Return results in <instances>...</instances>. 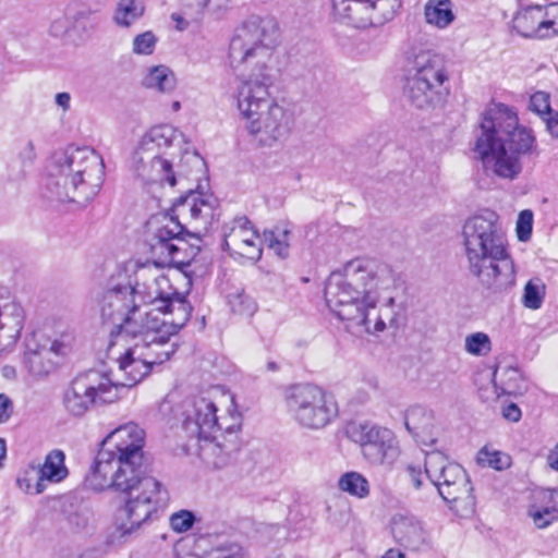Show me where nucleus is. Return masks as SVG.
I'll return each mask as SVG.
<instances>
[{
  "label": "nucleus",
  "instance_id": "nucleus-14",
  "mask_svg": "<svg viewBox=\"0 0 558 558\" xmlns=\"http://www.w3.org/2000/svg\"><path fill=\"white\" fill-rule=\"evenodd\" d=\"M245 129L259 146L272 147L284 140L293 124L292 114L275 101L268 102L263 109L253 110L251 114H242Z\"/></svg>",
  "mask_w": 558,
  "mask_h": 558
},
{
  "label": "nucleus",
  "instance_id": "nucleus-39",
  "mask_svg": "<svg viewBox=\"0 0 558 558\" xmlns=\"http://www.w3.org/2000/svg\"><path fill=\"white\" fill-rule=\"evenodd\" d=\"M476 461L482 466L493 468L501 471L510 466V457L497 450H489L483 447L476 456Z\"/></svg>",
  "mask_w": 558,
  "mask_h": 558
},
{
  "label": "nucleus",
  "instance_id": "nucleus-54",
  "mask_svg": "<svg viewBox=\"0 0 558 558\" xmlns=\"http://www.w3.org/2000/svg\"><path fill=\"white\" fill-rule=\"evenodd\" d=\"M407 472L409 474V477H410L413 486L416 489L421 488L422 480H423V472H422L421 466L414 465V464H408Z\"/></svg>",
  "mask_w": 558,
  "mask_h": 558
},
{
  "label": "nucleus",
  "instance_id": "nucleus-32",
  "mask_svg": "<svg viewBox=\"0 0 558 558\" xmlns=\"http://www.w3.org/2000/svg\"><path fill=\"white\" fill-rule=\"evenodd\" d=\"M407 66L410 70H441L446 66L441 54L430 50L412 48L405 53Z\"/></svg>",
  "mask_w": 558,
  "mask_h": 558
},
{
  "label": "nucleus",
  "instance_id": "nucleus-62",
  "mask_svg": "<svg viewBox=\"0 0 558 558\" xmlns=\"http://www.w3.org/2000/svg\"><path fill=\"white\" fill-rule=\"evenodd\" d=\"M173 107H174L175 109H178V108H180V104H179V102H174V104H173Z\"/></svg>",
  "mask_w": 558,
  "mask_h": 558
},
{
  "label": "nucleus",
  "instance_id": "nucleus-28",
  "mask_svg": "<svg viewBox=\"0 0 558 558\" xmlns=\"http://www.w3.org/2000/svg\"><path fill=\"white\" fill-rule=\"evenodd\" d=\"M64 460L65 454L59 449H54L46 456L43 465H40L37 471L35 494L44 493L46 489V482L59 483L69 475Z\"/></svg>",
  "mask_w": 558,
  "mask_h": 558
},
{
  "label": "nucleus",
  "instance_id": "nucleus-45",
  "mask_svg": "<svg viewBox=\"0 0 558 558\" xmlns=\"http://www.w3.org/2000/svg\"><path fill=\"white\" fill-rule=\"evenodd\" d=\"M533 213L530 209L520 211L517 220V235L520 241H527L532 234Z\"/></svg>",
  "mask_w": 558,
  "mask_h": 558
},
{
  "label": "nucleus",
  "instance_id": "nucleus-15",
  "mask_svg": "<svg viewBox=\"0 0 558 558\" xmlns=\"http://www.w3.org/2000/svg\"><path fill=\"white\" fill-rule=\"evenodd\" d=\"M348 433L373 465L391 464L399 456L396 437L388 428L365 422L352 424Z\"/></svg>",
  "mask_w": 558,
  "mask_h": 558
},
{
  "label": "nucleus",
  "instance_id": "nucleus-4",
  "mask_svg": "<svg viewBox=\"0 0 558 558\" xmlns=\"http://www.w3.org/2000/svg\"><path fill=\"white\" fill-rule=\"evenodd\" d=\"M461 238L466 269L482 286L501 292L514 284L513 260L495 211L484 210L466 219Z\"/></svg>",
  "mask_w": 558,
  "mask_h": 558
},
{
  "label": "nucleus",
  "instance_id": "nucleus-9",
  "mask_svg": "<svg viewBox=\"0 0 558 558\" xmlns=\"http://www.w3.org/2000/svg\"><path fill=\"white\" fill-rule=\"evenodd\" d=\"M177 138V131L168 124L151 128L141 140L132 156V167L138 178L147 183H168L174 186L175 172L166 156Z\"/></svg>",
  "mask_w": 558,
  "mask_h": 558
},
{
  "label": "nucleus",
  "instance_id": "nucleus-42",
  "mask_svg": "<svg viewBox=\"0 0 558 558\" xmlns=\"http://www.w3.org/2000/svg\"><path fill=\"white\" fill-rule=\"evenodd\" d=\"M288 234V230H282L280 233H276L275 231H265L264 241L278 256L286 257L288 255L289 247V244L286 241Z\"/></svg>",
  "mask_w": 558,
  "mask_h": 558
},
{
  "label": "nucleus",
  "instance_id": "nucleus-21",
  "mask_svg": "<svg viewBox=\"0 0 558 558\" xmlns=\"http://www.w3.org/2000/svg\"><path fill=\"white\" fill-rule=\"evenodd\" d=\"M272 76L265 72H242L238 76L236 98L241 114H251L263 109L269 99Z\"/></svg>",
  "mask_w": 558,
  "mask_h": 558
},
{
  "label": "nucleus",
  "instance_id": "nucleus-33",
  "mask_svg": "<svg viewBox=\"0 0 558 558\" xmlns=\"http://www.w3.org/2000/svg\"><path fill=\"white\" fill-rule=\"evenodd\" d=\"M144 12L145 5L141 0H119L112 21L120 27H130L144 15Z\"/></svg>",
  "mask_w": 558,
  "mask_h": 558
},
{
  "label": "nucleus",
  "instance_id": "nucleus-38",
  "mask_svg": "<svg viewBox=\"0 0 558 558\" xmlns=\"http://www.w3.org/2000/svg\"><path fill=\"white\" fill-rule=\"evenodd\" d=\"M546 293V286L539 278L529 280L524 287L522 303L526 308H541Z\"/></svg>",
  "mask_w": 558,
  "mask_h": 558
},
{
  "label": "nucleus",
  "instance_id": "nucleus-5",
  "mask_svg": "<svg viewBox=\"0 0 558 558\" xmlns=\"http://www.w3.org/2000/svg\"><path fill=\"white\" fill-rule=\"evenodd\" d=\"M218 201L211 194L189 190L172 205L175 217L169 214L155 215L146 223L145 245L153 263L158 267H184L189 262L182 256L187 248L184 227L179 216H190L196 228L207 231L218 218Z\"/></svg>",
  "mask_w": 558,
  "mask_h": 558
},
{
  "label": "nucleus",
  "instance_id": "nucleus-31",
  "mask_svg": "<svg viewBox=\"0 0 558 558\" xmlns=\"http://www.w3.org/2000/svg\"><path fill=\"white\" fill-rule=\"evenodd\" d=\"M425 20L437 28H446L453 20L452 3L450 0H428L424 8Z\"/></svg>",
  "mask_w": 558,
  "mask_h": 558
},
{
  "label": "nucleus",
  "instance_id": "nucleus-52",
  "mask_svg": "<svg viewBox=\"0 0 558 558\" xmlns=\"http://www.w3.org/2000/svg\"><path fill=\"white\" fill-rule=\"evenodd\" d=\"M362 389L368 391H376L378 389V378L371 372H365L361 375Z\"/></svg>",
  "mask_w": 558,
  "mask_h": 558
},
{
  "label": "nucleus",
  "instance_id": "nucleus-41",
  "mask_svg": "<svg viewBox=\"0 0 558 558\" xmlns=\"http://www.w3.org/2000/svg\"><path fill=\"white\" fill-rule=\"evenodd\" d=\"M204 165L203 158L197 153H185L180 160L177 173L179 177H190L194 171L201 172Z\"/></svg>",
  "mask_w": 558,
  "mask_h": 558
},
{
  "label": "nucleus",
  "instance_id": "nucleus-17",
  "mask_svg": "<svg viewBox=\"0 0 558 558\" xmlns=\"http://www.w3.org/2000/svg\"><path fill=\"white\" fill-rule=\"evenodd\" d=\"M230 423V415L218 417L216 403L204 396L195 397L184 410L183 428L190 437L207 440Z\"/></svg>",
  "mask_w": 558,
  "mask_h": 558
},
{
  "label": "nucleus",
  "instance_id": "nucleus-13",
  "mask_svg": "<svg viewBox=\"0 0 558 558\" xmlns=\"http://www.w3.org/2000/svg\"><path fill=\"white\" fill-rule=\"evenodd\" d=\"M140 292V284L135 287L125 284L107 289L99 300V312L104 323L114 327L110 331L113 343L123 340L122 331L130 320L142 322L145 312H142L134 301L135 293Z\"/></svg>",
  "mask_w": 558,
  "mask_h": 558
},
{
  "label": "nucleus",
  "instance_id": "nucleus-18",
  "mask_svg": "<svg viewBox=\"0 0 558 558\" xmlns=\"http://www.w3.org/2000/svg\"><path fill=\"white\" fill-rule=\"evenodd\" d=\"M513 27L526 38L546 39L558 36V2L522 10L514 17Z\"/></svg>",
  "mask_w": 558,
  "mask_h": 558
},
{
  "label": "nucleus",
  "instance_id": "nucleus-55",
  "mask_svg": "<svg viewBox=\"0 0 558 558\" xmlns=\"http://www.w3.org/2000/svg\"><path fill=\"white\" fill-rule=\"evenodd\" d=\"M12 413V402L3 393H0V423H4L9 420Z\"/></svg>",
  "mask_w": 558,
  "mask_h": 558
},
{
  "label": "nucleus",
  "instance_id": "nucleus-16",
  "mask_svg": "<svg viewBox=\"0 0 558 558\" xmlns=\"http://www.w3.org/2000/svg\"><path fill=\"white\" fill-rule=\"evenodd\" d=\"M399 7L400 0H332L335 15L357 28L391 19Z\"/></svg>",
  "mask_w": 558,
  "mask_h": 558
},
{
  "label": "nucleus",
  "instance_id": "nucleus-29",
  "mask_svg": "<svg viewBox=\"0 0 558 558\" xmlns=\"http://www.w3.org/2000/svg\"><path fill=\"white\" fill-rule=\"evenodd\" d=\"M144 279L142 283L137 282L140 284L137 294H143V301L155 306L149 312L157 314V306L163 305V301L170 300L175 291L166 276L159 275Z\"/></svg>",
  "mask_w": 558,
  "mask_h": 558
},
{
  "label": "nucleus",
  "instance_id": "nucleus-35",
  "mask_svg": "<svg viewBox=\"0 0 558 558\" xmlns=\"http://www.w3.org/2000/svg\"><path fill=\"white\" fill-rule=\"evenodd\" d=\"M338 486L342 492L361 499L369 494L368 481L361 473L354 471L342 474Z\"/></svg>",
  "mask_w": 558,
  "mask_h": 558
},
{
  "label": "nucleus",
  "instance_id": "nucleus-22",
  "mask_svg": "<svg viewBox=\"0 0 558 558\" xmlns=\"http://www.w3.org/2000/svg\"><path fill=\"white\" fill-rule=\"evenodd\" d=\"M259 236L246 217L234 218L223 226V247L231 254L258 260L262 256Z\"/></svg>",
  "mask_w": 558,
  "mask_h": 558
},
{
  "label": "nucleus",
  "instance_id": "nucleus-34",
  "mask_svg": "<svg viewBox=\"0 0 558 558\" xmlns=\"http://www.w3.org/2000/svg\"><path fill=\"white\" fill-rule=\"evenodd\" d=\"M175 558H244L243 550L238 545L215 548L204 556L194 553L191 546L184 542H180L174 546Z\"/></svg>",
  "mask_w": 558,
  "mask_h": 558
},
{
  "label": "nucleus",
  "instance_id": "nucleus-51",
  "mask_svg": "<svg viewBox=\"0 0 558 558\" xmlns=\"http://www.w3.org/2000/svg\"><path fill=\"white\" fill-rule=\"evenodd\" d=\"M542 119L546 123V129L551 136L558 138V112L550 110Z\"/></svg>",
  "mask_w": 558,
  "mask_h": 558
},
{
  "label": "nucleus",
  "instance_id": "nucleus-47",
  "mask_svg": "<svg viewBox=\"0 0 558 558\" xmlns=\"http://www.w3.org/2000/svg\"><path fill=\"white\" fill-rule=\"evenodd\" d=\"M24 311L20 306L13 305L12 313L9 317H5L7 322L2 323V325L10 326L13 333L10 337L17 339L21 335V331L24 327Z\"/></svg>",
  "mask_w": 558,
  "mask_h": 558
},
{
  "label": "nucleus",
  "instance_id": "nucleus-8",
  "mask_svg": "<svg viewBox=\"0 0 558 558\" xmlns=\"http://www.w3.org/2000/svg\"><path fill=\"white\" fill-rule=\"evenodd\" d=\"M424 473L456 514L468 517L474 512L473 486L460 464L449 461L439 451H433L425 457Z\"/></svg>",
  "mask_w": 558,
  "mask_h": 558
},
{
  "label": "nucleus",
  "instance_id": "nucleus-48",
  "mask_svg": "<svg viewBox=\"0 0 558 558\" xmlns=\"http://www.w3.org/2000/svg\"><path fill=\"white\" fill-rule=\"evenodd\" d=\"M530 109L539 117L547 114L553 110L549 102V94L545 92L534 93L530 98Z\"/></svg>",
  "mask_w": 558,
  "mask_h": 558
},
{
  "label": "nucleus",
  "instance_id": "nucleus-25",
  "mask_svg": "<svg viewBox=\"0 0 558 558\" xmlns=\"http://www.w3.org/2000/svg\"><path fill=\"white\" fill-rule=\"evenodd\" d=\"M124 352L118 359L119 371L123 373L124 379L121 383H113L120 388H130L142 381L153 369L150 364L140 357L135 347L129 343H120Z\"/></svg>",
  "mask_w": 558,
  "mask_h": 558
},
{
  "label": "nucleus",
  "instance_id": "nucleus-10",
  "mask_svg": "<svg viewBox=\"0 0 558 558\" xmlns=\"http://www.w3.org/2000/svg\"><path fill=\"white\" fill-rule=\"evenodd\" d=\"M160 316L153 312H145L142 322L130 320L122 331L123 340L120 343L131 342L151 367L169 361L177 352L179 344L171 341L173 333L168 332Z\"/></svg>",
  "mask_w": 558,
  "mask_h": 558
},
{
  "label": "nucleus",
  "instance_id": "nucleus-44",
  "mask_svg": "<svg viewBox=\"0 0 558 558\" xmlns=\"http://www.w3.org/2000/svg\"><path fill=\"white\" fill-rule=\"evenodd\" d=\"M195 522V515L190 510H179L170 515L169 523L174 532L189 531Z\"/></svg>",
  "mask_w": 558,
  "mask_h": 558
},
{
  "label": "nucleus",
  "instance_id": "nucleus-50",
  "mask_svg": "<svg viewBox=\"0 0 558 558\" xmlns=\"http://www.w3.org/2000/svg\"><path fill=\"white\" fill-rule=\"evenodd\" d=\"M19 157L22 159L24 163L33 162L36 157L35 145L33 141L26 140L21 143Z\"/></svg>",
  "mask_w": 558,
  "mask_h": 558
},
{
  "label": "nucleus",
  "instance_id": "nucleus-23",
  "mask_svg": "<svg viewBox=\"0 0 558 558\" xmlns=\"http://www.w3.org/2000/svg\"><path fill=\"white\" fill-rule=\"evenodd\" d=\"M447 80L444 72H414L407 78L404 93L414 107L426 109L433 105L439 87Z\"/></svg>",
  "mask_w": 558,
  "mask_h": 558
},
{
  "label": "nucleus",
  "instance_id": "nucleus-27",
  "mask_svg": "<svg viewBox=\"0 0 558 558\" xmlns=\"http://www.w3.org/2000/svg\"><path fill=\"white\" fill-rule=\"evenodd\" d=\"M170 315L171 319L161 318L165 324L162 328L168 332L177 335L187 323L192 313V306L185 296L179 292H173L170 300H165L163 305L157 306V315Z\"/></svg>",
  "mask_w": 558,
  "mask_h": 558
},
{
  "label": "nucleus",
  "instance_id": "nucleus-1",
  "mask_svg": "<svg viewBox=\"0 0 558 558\" xmlns=\"http://www.w3.org/2000/svg\"><path fill=\"white\" fill-rule=\"evenodd\" d=\"M144 430L134 423L117 427L102 440L86 481L95 490L113 488L132 494L114 514L111 544L128 542L169 499L167 488L144 475Z\"/></svg>",
  "mask_w": 558,
  "mask_h": 558
},
{
  "label": "nucleus",
  "instance_id": "nucleus-59",
  "mask_svg": "<svg viewBox=\"0 0 558 558\" xmlns=\"http://www.w3.org/2000/svg\"><path fill=\"white\" fill-rule=\"evenodd\" d=\"M78 558H97V551L96 550H87L83 553Z\"/></svg>",
  "mask_w": 558,
  "mask_h": 558
},
{
  "label": "nucleus",
  "instance_id": "nucleus-12",
  "mask_svg": "<svg viewBox=\"0 0 558 558\" xmlns=\"http://www.w3.org/2000/svg\"><path fill=\"white\" fill-rule=\"evenodd\" d=\"M120 399L119 387L104 373L88 371L72 379L63 393V405L73 416H83L93 407Z\"/></svg>",
  "mask_w": 558,
  "mask_h": 558
},
{
  "label": "nucleus",
  "instance_id": "nucleus-3",
  "mask_svg": "<svg viewBox=\"0 0 558 558\" xmlns=\"http://www.w3.org/2000/svg\"><path fill=\"white\" fill-rule=\"evenodd\" d=\"M535 149L532 131L519 124L512 108L493 102L483 112L474 151L486 172L512 181L523 170L522 158Z\"/></svg>",
  "mask_w": 558,
  "mask_h": 558
},
{
  "label": "nucleus",
  "instance_id": "nucleus-11",
  "mask_svg": "<svg viewBox=\"0 0 558 558\" xmlns=\"http://www.w3.org/2000/svg\"><path fill=\"white\" fill-rule=\"evenodd\" d=\"M288 412L304 428L320 429L338 415L333 397L315 385H295L286 393Z\"/></svg>",
  "mask_w": 558,
  "mask_h": 558
},
{
  "label": "nucleus",
  "instance_id": "nucleus-61",
  "mask_svg": "<svg viewBox=\"0 0 558 558\" xmlns=\"http://www.w3.org/2000/svg\"><path fill=\"white\" fill-rule=\"evenodd\" d=\"M150 70H154V71H157V70H163V66H161V65H155V66L150 68Z\"/></svg>",
  "mask_w": 558,
  "mask_h": 558
},
{
  "label": "nucleus",
  "instance_id": "nucleus-30",
  "mask_svg": "<svg viewBox=\"0 0 558 558\" xmlns=\"http://www.w3.org/2000/svg\"><path fill=\"white\" fill-rule=\"evenodd\" d=\"M493 381L499 395L519 396L527 390L526 381L520 369L513 366H497L493 374Z\"/></svg>",
  "mask_w": 558,
  "mask_h": 558
},
{
  "label": "nucleus",
  "instance_id": "nucleus-37",
  "mask_svg": "<svg viewBox=\"0 0 558 558\" xmlns=\"http://www.w3.org/2000/svg\"><path fill=\"white\" fill-rule=\"evenodd\" d=\"M228 304L234 314L245 317H252L258 307L256 301L243 290L230 293Z\"/></svg>",
  "mask_w": 558,
  "mask_h": 558
},
{
  "label": "nucleus",
  "instance_id": "nucleus-56",
  "mask_svg": "<svg viewBox=\"0 0 558 558\" xmlns=\"http://www.w3.org/2000/svg\"><path fill=\"white\" fill-rule=\"evenodd\" d=\"M547 464L549 465L550 469L558 471V444L549 452L547 457Z\"/></svg>",
  "mask_w": 558,
  "mask_h": 558
},
{
  "label": "nucleus",
  "instance_id": "nucleus-43",
  "mask_svg": "<svg viewBox=\"0 0 558 558\" xmlns=\"http://www.w3.org/2000/svg\"><path fill=\"white\" fill-rule=\"evenodd\" d=\"M529 515L532 518L533 523L538 529H545L549 524H551L554 521L558 520V510L555 508H543L537 509L535 507H532L529 510Z\"/></svg>",
  "mask_w": 558,
  "mask_h": 558
},
{
  "label": "nucleus",
  "instance_id": "nucleus-26",
  "mask_svg": "<svg viewBox=\"0 0 558 558\" xmlns=\"http://www.w3.org/2000/svg\"><path fill=\"white\" fill-rule=\"evenodd\" d=\"M404 425L417 442L424 446L435 445L437 438L434 415L427 409L421 405L408 409L404 415Z\"/></svg>",
  "mask_w": 558,
  "mask_h": 558
},
{
  "label": "nucleus",
  "instance_id": "nucleus-36",
  "mask_svg": "<svg viewBox=\"0 0 558 558\" xmlns=\"http://www.w3.org/2000/svg\"><path fill=\"white\" fill-rule=\"evenodd\" d=\"M141 82L145 88L157 93H170L177 86L174 72H144Z\"/></svg>",
  "mask_w": 558,
  "mask_h": 558
},
{
  "label": "nucleus",
  "instance_id": "nucleus-46",
  "mask_svg": "<svg viewBox=\"0 0 558 558\" xmlns=\"http://www.w3.org/2000/svg\"><path fill=\"white\" fill-rule=\"evenodd\" d=\"M156 36L153 32H145L137 35L133 40V51L137 54H150L156 45Z\"/></svg>",
  "mask_w": 558,
  "mask_h": 558
},
{
  "label": "nucleus",
  "instance_id": "nucleus-57",
  "mask_svg": "<svg viewBox=\"0 0 558 558\" xmlns=\"http://www.w3.org/2000/svg\"><path fill=\"white\" fill-rule=\"evenodd\" d=\"M56 101L63 109H68L70 104V95L68 93H59L56 96Z\"/></svg>",
  "mask_w": 558,
  "mask_h": 558
},
{
  "label": "nucleus",
  "instance_id": "nucleus-7",
  "mask_svg": "<svg viewBox=\"0 0 558 558\" xmlns=\"http://www.w3.org/2000/svg\"><path fill=\"white\" fill-rule=\"evenodd\" d=\"M278 37V24L275 19L251 16L234 31L230 40L229 57L238 65L271 68Z\"/></svg>",
  "mask_w": 558,
  "mask_h": 558
},
{
  "label": "nucleus",
  "instance_id": "nucleus-53",
  "mask_svg": "<svg viewBox=\"0 0 558 558\" xmlns=\"http://www.w3.org/2000/svg\"><path fill=\"white\" fill-rule=\"evenodd\" d=\"M502 416L510 422H519L522 413L515 403H509L502 408Z\"/></svg>",
  "mask_w": 558,
  "mask_h": 558
},
{
  "label": "nucleus",
  "instance_id": "nucleus-6",
  "mask_svg": "<svg viewBox=\"0 0 558 558\" xmlns=\"http://www.w3.org/2000/svg\"><path fill=\"white\" fill-rule=\"evenodd\" d=\"M105 165L100 155L83 146H68L52 155L48 166L45 197L85 206L100 191Z\"/></svg>",
  "mask_w": 558,
  "mask_h": 558
},
{
  "label": "nucleus",
  "instance_id": "nucleus-2",
  "mask_svg": "<svg viewBox=\"0 0 558 558\" xmlns=\"http://www.w3.org/2000/svg\"><path fill=\"white\" fill-rule=\"evenodd\" d=\"M395 277L388 265L369 258L349 260L341 270L333 271L325 286L329 310L341 320L364 327L368 333L385 330L386 320L396 325L391 289Z\"/></svg>",
  "mask_w": 558,
  "mask_h": 558
},
{
  "label": "nucleus",
  "instance_id": "nucleus-60",
  "mask_svg": "<svg viewBox=\"0 0 558 558\" xmlns=\"http://www.w3.org/2000/svg\"><path fill=\"white\" fill-rule=\"evenodd\" d=\"M267 368L269 371H277L278 369V365L275 362H268L267 363Z\"/></svg>",
  "mask_w": 558,
  "mask_h": 558
},
{
  "label": "nucleus",
  "instance_id": "nucleus-24",
  "mask_svg": "<svg viewBox=\"0 0 558 558\" xmlns=\"http://www.w3.org/2000/svg\"><path fill=\"white\" fill-rule=\"evenodd\" d=\"M391 533L397 543L410 550H421L428 545V533L415 517H395Z\"/></svg>",
  "mask_w": 558,
  "mask_h": 558
},
{
  "label": "nucleus",
  "instance_id": "nucleus-58",
  "mask_svg": "<svg viewBox=\"0 0 558 558\" xmlns=\"http://www.w3.org/2000/svg\"><path fill=\"white\" fill-rule=\"evenodd\" d=\"M383 558H405V555L399 549H389L385 553Z\"/></svg>",
  "mask_w": 558,
  "mask_h": 558
},
{
  "label": "nucleus",
  "instance_id": "nucleus-40",
  "mask_svg": "<svg viewBox=\"0 0 558 558\" xmlns=\"http://www.w3.org/2000/svg\"><path fill=\"white\" fill-rule=\"evenodd\" d=\"M465 350L473 355H486L492 350V342L488 335L484 332H474L466 336Z\"/></svg>",
  "mask_w": 558,
  "mask_h": 558
},
{
  "label": "nucleus",
  "instance_id": "nucleus-20",
  "mask_svg": "<svg viewBox=\"0 0 558 558\" xmlns=\"http://www.w3.org/2000/svg\"><path fill=\"white\" fill-rule=\"evenodd\" d=\"M230 420L231 423L226 425L225 430L215 433L201 449L204 460L215 469L227 466L240 449L241 415L230 413Z\"/></svg>",
  "mask_w": 558,
  "mask_h": 558
},
{
  "label": "nucleus",
  "instance_id": "nucleus-49",
  "mask_svg": "<svg viewBox=\"0 0 558 558\" xmlns=\"http://www.w3.org/2000/svg\"><path fill=\"white\" fill-rule=\"evenodd\" d=\"M37 475L36 469L31 466L29 470L23 472V474L19 475L16 478V484L21 490L26 494L36 495L35 494V484L33 485V480Z\"/></svg>",
  "mask_w": 558,
  "mask_h": 558
},
{
  "label": "nucleus",
  "instance_id": "nucleus-19",
  "mask_svg": "<svg viewBox=\"0 0 558 558\" xmlns=\"http://www.w3.org/2000/svg\"><path fill=\"white\" fill-rule=\"evenodd\" d=\"M72 336L62 335L59 339H47L45 343H38L35 337L26 342L24 354L25 365L28 372L36 377H44L50 374L57 365L52 356H63L72 348Z\"/></svg>",
  "mask_w": 558,
  "mask_h": 558
}]
</instances>
